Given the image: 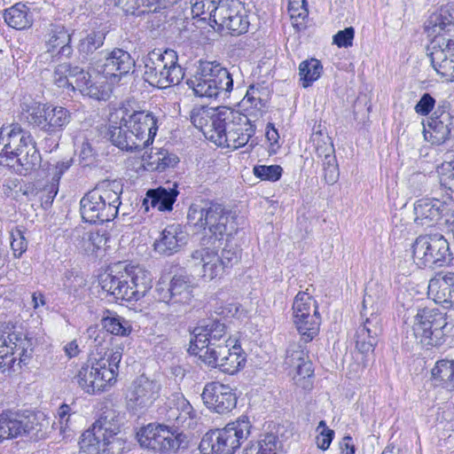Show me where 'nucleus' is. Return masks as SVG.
Masks as SVG:
<instances>
[{
	"label": "nucleus",
	"instance_id": "nucleus-1",
	"mask_svg": "<svg viewBox=\"0 0 454 454\" xmlns=\"http://www.w3.org/2000/svg\"><path fill=\"white\" fill-rule=\"evenodd\" d=\"M99 284L117 300L137 301L152 288L153 277L140 266L118 264L100 276Z\"/></svg>",
	"mask_w": 454,
	"mask_h": 454
},
{
	"label": "nucleus",
	"instance_id": "nucleus-2",
	"mask_svg": "<svg viewBox=\"0 0 454 454\" xmlns=\"http://www.w3.org/2000/svg\"><path fill=\"white\" fill-rule=\"evenodd\" d=\"M237 215L223 204L213 200H200L192 203L187 213L188 224L197 231H208L217 240L236 232Z\"/></svg>",
	"mask_w": 454,
	"mask_h": 454
},
{
	"label": "nucleus",
	"instance_id": "nucleus-3",
	"mask_svg": "<svg viewBox=\"0 0 454 454\" xmlns=\"http://www.w3.org/2000/svg\"><path fill=\"white\" fill-rule=\"evenodd\" d=\"M143 62L144 79L154 87L166 89L179 84L184 79V72L174 50L154 49L144 57Z\"/></svg>",
	"mask_w": 454,
	"mask_h": 454
},
{
	"label": "nucleus",
	"instance_id": "nucleus-4",
	"mask_svg": "<svg viewBox=\"0 0 454 454\" xmlns=\"http://www.w3.org/2000/svg\"><path fill=\"white\" fill-rule=\"evenodd\" d=\"M51 426L43 412L5 411L0 414V442L24 435L37 440L44 438Z\"/></svg>",
	"mask_w": 454,
	"mask_h": 454
},
{
	"label": "nucleus",
	"instance_id": "nucleus-5",
	"mask_svg": "<svg viewBox=\"0 0 454 454\" xmlns=\"http://www.w3.org/2000/svg\"><path fill=\"white\" fill-rule=\"evenodd\" d=\"M200 98H225L233 89V79L227 68L216 62H201L195 74L187 81Z\"/></svg>",
	"mask_w": 454,
	"mask_h": 454
},
{
	"label": "nucleus",
	"instance_id": "nucleus-6",
	"mask_svg": "<svg viewBox=\"0 0 454 454\" xmlns=\"http://www.w3.org/2000/svg\"><path fill=\"white\" fill-rule=\"evenodd\" d=\"M251 424L247 416L228 423L223 428L207 433L200 441L202 454H234L250 434Z\"/></svg>",
	"mask_w": 454,
	"mask_h": 454
},
{
	"label": "nucleus",
	"instance_id": "nucleus-7",
	"mask_svg": "<svg viewBox=\"0 0 454 454\" xmlns=\"http://www.w3.org/2000/svg\"><path fill=\"white\" fill-rule=\"evenodd\" d=\"M449 329L446 313L437 308L419 309L412 325L415 339L425 347L441 346Z\"/></svg>",
	"mask_w": 454,
	"mask_h": 454
},
{
	"label": "nucleus",
	"instance_id": "nucleus-8",
	"mask_svg": "<svg viewBox=\"0 0 454 454\" xmlns=\"http://www.w3.org/2000/svg\"><path fill=\"white\" fill-rule=\"evenodd\" d=\"M194 285L187 276L175 275L168 284L159 283L156 286V298L167 308L168 316H178L186 311L193 299Z\"/></svg>",
	"mask_w": 454,
	"mask_h": 454
},
{
	"label": "nucleus",
	"instance_id": "nucleus-9",
	"mask_svg": "<svg viewBox=\"0 0 454 454\" xmlns=\"http://www.w3.org/2000/svg\"><path fill=\"white\" fill-rule=\"evenodd\" d=\"M449 257V242L440 232L419 235L412 245L413 262L419 268L442 267Z\"/></svg>",
	"mask_w": 454,
	"mask_h": 454
},
{
	"label": "nucleus",
	"instance_id": "nucleus-10",
	"mask_svg": "<svg viewBox=\"0 0 454 454\" xmlns=\"http://www.w3.org/2000/svg\"><path fill=\"white\" fill-rule=\"evenodd\" d=\"M292 318L301 341H311L319 333L321 317L317 301L307 292H299L293 302Z\"/></svg>",
	"mask_w": 454,
	"mask_h": 454
},
{
	"label": "nucleus",
	"instance_id": "nucleus-11",
	"mask_svg": "<svg viewBox=\"0 0 454 454\" xmlns=\"http://www.w3.org/2000/svg\"><path fill=\"white\" fill-rule=\"evenodd\" d=\"M90 66L94 72L107 77L111 82H118L121 77L133 71L135 60L128 51L114 48L102 51L91 58Z\"/></svg>",
	"mask_w": 454,
	"mask_h": 454
},
{
	"label": "nucleus",
	"instance_id": "nucleus-12",
	"mask_svg": "<svg viewBox=\"0 0 454 454\" xmlns=\"http://www.w3.org/2000/svg\"><path fill=\"white\" fill-rule=\"evenodd\" d=\"M423 124L426 141L440 145L448 141L454 130V109L447 100H440L434 111Z\"/></svg>",
	"mask_w": 454,
	"mask_h": 454
},
{
	"label": "nucleus",
	"instance_id": "nucleus-13",
	"mask_svg": "<svg viewBox=\"0 0 454 454\" xmlns=\"http://www.w3.org/2000/svg\"><path fill=\"white\" fill-rule=\"evenodd\" d=\"M118 121H126L129 129L135 137L145 141V146L152 145L158 130L157 120L152 113L145 111H129L126 106L115 109L110 114L109 121L118 124Z\"/></svg>",
	"mask_w": 454,
	"mask_h": 454
},
{
	"label": "nucleus",
	"instance_id": "nucleus-14",
	"mask_svg": "<svg viewBox=\"0 0 454 454\" xmlns=\"http://www.w3.org/2000/svg\"><path fill=\"white\" fill-rule=\"evenodd\" d=\"M121 418L120 412L113 408L106 407L99 418L94 422L91 429L82 434L81 442L92 443L103 447L114 443L120 433Z\"/></svg>",
	"mask_w": 454,
	"mask_h": 454
},
{
	"label": "nucleus",
	"instance_id": "nucleus-15",
	"mask_svg": "<svg viewBox=\"0 0 454 454\" xmlns=\"http://www.w3.org/2000/svg\"><path fill=\"white\" fill-rule=\"evenodd\" d=\"M161 385L155 380L141 375L127 388L126 404L129 411L142 413L159 398Z\"/></svg>",
	"mask_w": 454,
	"mask_h": 454
},
{
	"label": "nucleus",
	"instance_id": "nucleus-16",
	"mask_svg": "<svg viewBox=\"0 0 454 454\" xmlns=\"http://www.w3.org/2000/svg\"><path fill=\"white\" fill-rule=\"evenodd\" d=\"M27 119L29 123L52 135L65 129L71 121L72 114L63 106L43 105L32 108Z\"/></svg>",
	"mask_w": 454,
	"mask_h": 454
},
{
	"label": "nucleus",
	"instance_id": "nucleus-17",
	"mask_svg": "<svg viewBox=\"0 0 454 454\" xmlns=\"http://www.w3.org/2000/svg\"><path fill=\"white\" fill-rule=\"evenodd\" d=\"M215 24L233 35H239L247 32L250 20L239 0H223L216 12Z\"/></svg>",
	"mask_w": 454,
	"mask_h": 454
},
{
	"label": "nucleus",
	"instance_id": "nucleus-18",
	"mask_svg": "<svg viewBox=\"0 0 454 454\" xmlns=\"http://www.w3.org/2000/svg\"><path fill=\"white\" fill-rule=\"evenodd\" d=\"M44 43V51L40 54L41 62H57L73 54L72 33L62 24H50Z\"/></svg>",
	"mask_w": 454,
	"mask_h": 454
},
{
	"label": "nucleus",
	"instance_id": "nucleus-19",
	"mask_svg": "<svg viewBox=\"0 0 454 454\" xmlns=\"http://www.w3.org/2000/svg\"><path fill=\"white\" fill-rule=\"evenodd\" d=\"M201 397L206 407L218 414H226L237 405L238 396L235 390L219 381L207 382Z\"/></svg>",
	"mask_w": 454,
	"mask_h": 454
},
{
	"label": "nucleus",
	"instance_id": "nucleus-20",
	"mask_svg": "<svg viewBox=\"0 0 454 454\" xmlns=\"http://www.w3.org/2000/svg\"><path fill=\"white\" fill-rule=\"evenodd\" d=\"M427 50L436 73L448 81L454 80V41L445 37L435 38Z\"/></svg>",
	"mask_w": 454,
	"mask_h": 454
},
{
	"label": "nucleus",
	"instance_id": "nucleus-21",
	"mask_svg": "<svg viewBox=\"0 0 454 454\" xmlns=\"http://www.w3.org/2000/svg\"><path fill=\"white\" fill-rule=\"evenodd\" d=\"M193 339L191 340L190 349L192 353L195 350H203L207 346L218 343H227L226 326L217 319H207L202 321L193 330Z\"/></svg>",
	"mask_w": 454,
	"mask_h": 454
},
{
	"label": "nucleus",
	"instance_id": "nucleus-22",
	"mask_svg": "<svg viewBox=\"0 0 454 454\" xmlns=\"http://www.w3.org/2000/svg\"><path fill=\"white\" fill-rule=\"evenodd\" d=\"M248 117L239 111H234L228 107H222L217 110V113L211 118V126L207 130L209 133V139L211 135L234 137L235 130L242 125L247 126Z\"/></svg>",
	"mask_w": 454,
	"mask_h": 454
},
{
	"label": "nucleus",
	"instance_id": "nucleus-23",
	"mask_svg": "<svg viewBox=\"0 0 454 454\" xmlns=\"http://www.w3.org/2000/svg\"><path fill=\"white\" fill-rule=\"evenodd\" d=\"M98 370L99 369L91 364L89 358L79 369L74 379L84 392L96 394L105 391L113 385V372H105L104 374V372L100 373Z\"/></svg>",
	"mask_w": 454,
	"mask_h": 454
},
{
	"label": "nucleus",
	"instance_id": "nucleus-24",
	"mask_svg": "<svg viewBox=\"0 0 454 454\" xmlns=\"http://www.w3.org/2000/svg\"><path fill=\"white\" fill-rule=\"evenodd\" d=\"M191 258L195 272L205 279L221 278L226 271L219 254L207 247L195 250Z\"/></svg>",
	"mask_w": 454,
	"mask_h": 454
},
{
	"label": "nucleus",
	"instance_id": "nucleus-25",
	"mask_svg": "<svg viewBox=\"0 0 454 454\" xmlns=\"http://www.w3.org/2000/svg\"><path fill=\"white\" fill-rule=\"evenodd\" d=\"M80 206L82 218L90 223L109 222L117 215V210L106 207V204L98 197V192L94 190L82 197Z\"/></svg>",
	"mask_w": 454,
	"mask_h": 454
},
{
	"label": "nucleus",
	"instance_id": "nucleus-26",
	"mask_svg": "<svg viewBox=\"0 0 454 454\" xmlns=\"http://www.w3.org/2000/svg\"><path fill=\"white\" fill-rule=\"evenodd\" d=\"M122 357V348L115 347L108 349L102 345H95L90 350L89 359L100 373L110 372L114 374L113 384L116 381L119 373V364Z\"/></svg>",
	"mask_w": 454,
	"mask_h": 454
},
{
	"label": "nucleus",
	"instance_id": "nucleus-27",
	"mask_svg": "<svg viewBox=\"0 0 454 454\" xmlns=\"http://www.w3.org/2000/svg\"><path fill=\"white\" fill-rule=\"evenodd\" d=\"M108 80L103 74H98L92 79L91 74L82 69L79 78L75 80V89L91 98L107 100L112 92Z\"/></svg>",
	"mask_w": 454,
	"mask_h": 454
},
{
	"label": "nucleus",
	"instance_id": "nucleus-28",
	"mask_svg": "<svg viewBox=\"0 0 454 454\" xmlns=\"http://www.w3.org/2000/svg\"><path fill=\"white\" fill-rule=\"evenodd\" d=\"M454 27V3L442 5L429 15L424 24L425 32L433 39L442 37L441 35Z\"/></svg>",
	"mask_w": 454,
	"mask_h": 454
},
{
	"label": "nucleus",
	"instance_id": "nucleus-29",
	"mask_svg": "<svg viewBox=\"0 0 454 454\" xmlns=\"http://www.w3.org/2000/svg\"><path fill=\"white\" fill-rule=\"evenodd\" d=\"M446 208V203L438 199H420L414 204V222L420 226H431L442 218Z\"/></svg>",
	"mask_w": 454,
	"mask_h": 454
},
{
	"label": "nucleus",
	"instance_id": "nucleus-30",
	"mask_svg": "<svg viewBox=\"0 0 454 454\" xmlns=\"http://www.w3.org/2000/svg\"><path fill=\"white\" fill-rule=\"evenodd\" d=\"M41 164V155L35 146V142L28 145L24 149L23 153H19L17 156H11V158H4L0 160V165L7 167L13 172L26 176L30 171L36 169Z\"/></svg>",
	"mask_w": 454,
	"mask_h": 454
},
{
	"label": "nucleus",
	"instance_id": "nucleus-31",
	"mask_svg": "<svg viewBox=\"0 0 454 454\" xmlns=\"http://www.w3.org/2000/svg\"><path fill=\"white\" fill-rule=\"evenodd\" d=\"M186 232L180 224L168 225L155 240L154 250L160 254L171 255L186 243Z\"/></svg>",
	"mask_w": 454,
	"mask_h": 454
},
{
	"label": "nucleus",
	"instance_id": "nucleus-32",
	"mask_svg": "<svg viewBox=\"0 0 454 454\" xmlns=\"http://www.w3.org/2000/svg\"><path fill=\"white\" fill-rule=\"evenodd\" d=\"M428 295L436 302L447 305L454 294V271H440L428 283Z\"/></svg>",
	"mask_w": 454,
	"mask_h": 454
},
{
	"label": "nucleus",
	"instance_id": "nucleus-33",
	"mask_svg": "<svg viewBox=\"0 0 454 454\" xmlns=\"http://www.w3.org/2000/svg\"><path fill=\"white\" fill-rule=\"evenodd\" d=\"M381 305V301H376L368 289H366L361 311V316L364 320L358 328H364L367 333L377 338L382 332L381 317L380 315Z\"/></svg>",
	"mask_w": 454,
	"mask_h": 454
},
{
	"label": "nucleus",
	"instance_id": "nucleus-34",
	"mask_svg": "<svg viewBox=\"0 0 454 454\" xmlns=\"http://www.w3.org/2000/svg\"><path fill=\"white\" fill-rule=\"evenodd\" d=\"M126 125V121H118V124L110 122L109 137L113 145L127 152L140 151L145 148V141L135 137Z\"/></svg>",
	"mask_w": 454,
	"mask_h": 454
},
{
	"label": "nucleus",
	"instance_id": "nucleus-35",
	"mask_svg": "<svg viewBox=\"0 0 454 454\" xmlns=\"http://www.w3.org/2000/svg\"><path fill=\"white\" fill-rule=\"evenodd\" d=\"M4 132V136L9 135V137H7L8 144L4 153H0V160L9 159L11 156L23 153L24 149L35 142L30 132L23 129L19 123H12V129Z\"/></svg>",
	"mask_w": 454,
	"mask_h": 454
},
{
	"label": "nucleus",
	"instance_id": "nucleus-36",
	"mask_svg": "<svg viewBox=\"0 0 454 454\" xmlns=\"http://www.w3.org/2000/svg\"><path fill=\"white\" fill-rule=\"evenodd\" d=\"M430 380L434 387L454 393V359L437 360L431 369Z\"/></svg>",
	"mask_w": 454,
	"mask_h": 454
},
{
	"label": "nucleus",
	"instance_id": "nucleus-37",
	"mask_svg": "<svg viewBox=\"0 0 454 454\" xmlns=\"http://www.w3.org/2000/svg\"><path fill=\"white\" fill-rule=\"evenodd\" d=\"M177 195L178 191L176 187L152 189L147 192L143 205L145 206L146 210L152 207L159 211H171Z\"/></svg>",
	"mask_w": 454,
	"mask_h": 454
},
{
	"label": "nucleus",
	"instance_id": "nucleus-38",
	"mask_svg": "<svg viewBox=\"0 0 454 454\" xmlns=\"http://www.w3.org/2000/svg\"><path fill=\"white\" fill-rule=\"evenodd\" d=\"M254 133L255 126L252 124L249 120L247 121V126L242 125L239 128V130H235L234 137H231V140H230V137L228 136L214 137V135H211V141L218 146L227 147L234 150L247 145Z\"/></svg>",
	"mask_w": 454,
	"mask_h": 454
},
{
	"label": "nucleus",
	"instance_id": "nucleus-39",
	"mask_svg": "<svg viewBox=\"0 0 454 454\" xmlns=\"http://www.w3.org/2000/svg\"><path fill=\"white\" fill-rule=\"evenodd\" d=\"M93 190L98 192V197L106 204V207L119 210L121 205L120 196L122 192V186L119 181L104 180Z\"/></svg>",
	"mask_w": 454,
	"mask_h": 454
},
{
	"label": "nucleus",
	"instance_id": "nucleus-40",
	"mask_svg": "<svg viewBox=\"0 0 454 454\" xmlns=\"http://www.w3.org/2000/svg\"><path fill=\"white\" fill-rule=\"evenodd\" d=\"M4 20L12 27L24 29L33 23V14L30 8L22 3H18L4 12Z\"/></svg>",
	"mask_w": 454,
	"mask_h": 454
},
{
	"label": "nucleus",
	"instance_id": "nucleus-41",
	"mask_svg": "<svg viewBox=\"0 0 454 454\" xmlns=\"http://www.w3.org/2000/svg\"><path fill=\"white\" fill-rule=\"evenodd\" d=\"M19 340L14 333L0 334V370L3 372L14 371L13 367L17 357L14 348H17L16 341Z\"/></svg>",
	"mask_w": 454,
	"mask_h": 454
},
{
	"label": "nucleus",
	"instance_id": "nucleus-42",
	"mask_svg": "<svg viewBox=\"0 0 454 454\" xmlns=\"http://www.w3.org/2000/svg\"><path fill=\"white\" fill-rule=\"evenodd\" d=\"M159 433L156 434L155 444L149 449L160 454L176 452L181 445L180 434H175L168 427L160 425Z\"/></svg>",
	"mask_w": 454,
	"mask_h": 454
},
{
	"label": "nucleus",
	"instance_id": "nucleus-43",
	"mask_svg": "<svg viewBox=\"0 0 454 454\" xmlns=\"http://www.w3.org/2000/svg\"><path fill=\"white\" fill-rule=\"evenodd\" d=\"M82 68L71 67L68 63L58 65L52 74V82L59 88L75 90V80L79 78Z\"/></svg>",
	"mask_w": 454,
	"mask_h": 454
},
{
	"label": "nucleus",
	"instance_id": "nucleus-44",
	"mask_svg": "<svg viewBox=\"0 0 454 454\" xmlns=\"http://www.w3.org/2000/svg\"><path fill=\"white\" fill-rule=\"evenodd\" d=\"M105 39V35L100 31H85L77 44V51L82 60H87L98 49L102 47Z\"/></svg>",
	"mask_w": 454,
	"mask_h": 454
},
{
	"label": "nucleus",
	"instance_id": "nucleus-45",
	"mask_svg": "<svg viewBox=\"0 0 454 454\" xmlns=\"http://www.w3.org/2000/svg\"><path fill=\"white\" fill-rule=\"evenodd\" d=\"M143 160L151 170L163 171L167 168L174 167L178 162V158L164 149H152L150 153L143 155Z\"/></svg>",
	"mask_w": 454,
	"mask_h": 454
},
{
	"label": "nucleus",
	"instance_id": "nucleus-46",
	"mask_svg": "<svg viewBox=\"0 0 454 454\" xmlns=\"http://www.w3.org/2000/svg\"><path fill=\"white\" fill-rule=\"evenodd\" d=\"M102 327L109 333L126 337L132 332L131 323L115 312L107 310L101 319Z\"/></svg>",
	"mask_w": 454,
	"mask_h": 454
},
{
	"label": "nucleus",
	"instance_id": "nucleus-47",
	"mask_svg": "<svg viewBox=\"0 0 454 454\" xmlns=\"http://www.w3.org/2000/svg\"><path fill=\"white\" fill-rule=\"evenodd\" d=\"M220 361L218 369L224 373L232 375L245 366L246 355L239 345L234 344Z\"/></svg>",
	"mask_w": 454,
	"mask_h": 454
},
{
	"label": "nucleus",
	"instance_id": "nucleus-48",
	"mask_svg": "<svg viewBox=\"0 0 454 454\" xmlns=\"http://www.w3.org/2000/svg\"><path fill=\"white\" fill-rule=\"evenodd\" d=\"M320 126H318V129H314V132L312 134L311 139L316 145V152L318 157H323V168L327 167H336L338 166L337 160L334 154V148L332 143H329V137H325L327 141L322 140L323 145L320 144V137H322V132L319 129Z\"/></svg>",
	"mask_w": 454,
	"mask_h": 454
},
{
	"label": "nucleus",
	"instance_id": "nucleus-49",
	"mask_svg": "<svg viewBox=\"0 0 454 454\" xmlns=\"http://www.w3.org/2000/svg\"><path fill=\"white\" fill-rule=\"evenodd\" d=\"M231 343H218L212 346H207L203 350H195L196 355L208 366L218 368L221 364L220 359L223 358L230 348Z\"/></svg>",
	"mask_w": 454,
	"mask_h": 454
},
{
	"label": "nucleus",
	"instance_id": "nucleus-50",
	"mask_svg": "<svg viewBox=\"0 0 454 454\" xmlns=\"http://www.w3.org/2000/svg\"><path fill=\"white\" fill-rule=\"evenodd\" d=\"M323 66L317 59H306L299 66V75L303 88H308L316 82L322 74Z\"/></svg>",
	"mask_w": 454,
	"mask_h": 454
},
{
	"label": "nucleus",
	"instance_id": "nucleus-51",
	"mask_svg": "<svg viewBox=\"0 0 454 454\" xmlns=\"http://www.w3.org/2000/svg\"><path fill=\"white\" fill-rule=\"evenodd\" d=\"M281 444L274 434H267L263 439L245 449L244 454H276Z\"/></svg>",
	"mask_w": 454,
	"mask_h": 454
},
{
	"label": "nucleus",
	"instance_id": "nucleus-52",
	"mask_svg": "<svg viewBox=\"0 0 454 454\" xmlns=\"http://www.w3.org/2000/svg\"><path fill=\"white\" fill-rule=\"evenodd\" d=\"M71 165H72V160H67L58 161L56 163V165H54V167L51 168V175L52 176L51 182L43 190L44 192H48L45 202L51 203L53 201V200L59 191V180H60L62 175L71 167Z\"/></svg>",
	"mask_w": 454,
	"mask_h": 454
},
{
	"label": "nucleus",
	"instance_id": "nucleus-53",
	"mask_svg": "<svg viewBox=\"0 0 454 454\" xmlns=\"http://www.w3.org/2000/svg\"><path fill=\"white\" fill-rule=\"evenodd\" d=\"M223 0H194L192 12L196 16H202V20H208L215 23L216 12Z\"/></svg>",
	"mask_w": 454,
	"mask_h": 454
},
{
	"label": "nucleus",
	"instance_id": "nucleus-54",
	"mask_svg": "<svg viewBox=\"0 0 454 454\" xmlns=\"http://www.w3.org/2000/svg\"><path fill=\"white\" fill-rule=\"evenodd\" d=\"M216 113L217 110L206 107L193 108L191 112V121L196 128L200 129L208 139L209 133L207 130L211 126V118Z\"/></svg>",
	"mask_w": 454,
	"mask_h": 454
},
{
	"label": "nucleus",
	"instance_id": "nucleus-55",
	"mask_svg": "<svg viewBox=\"0 0 454 454\" xmlns=\"http://www.w3.org/2000/svg\"><path fill=\"white\" fill-rule=\"evenodd\" d=\"M178 427L193 428L197 424V414L191 403L184 397H178Z\"/></svg>",
	"mask_w": 454,
	"mask_h": 454
},
{
	"label": "nucleus",
	"instance_id": "nucleus-56",
	"mask_svg": "<svg viewBox=\"0 0 454 454\" xmlns=\"http://www.w3.org/2000/svg\"><path fill=\"white\" fill-rule=\"evenodd\" d=\"M75 232L78 233V237L82 238L80 246L86 253H95L106 243V239L98 232L81 231H75Z\"/></svg>",
	"mask_w": 454,
	"mask_h": 454
},
{
	"label": "nucleus",
	"instance_id": "nucleus-57",
	"mask_svg": "<svg viewBox=\"0 0 454 454\" xmlns=\"http://www.w3.org/2000/svg\"><path fill=\"white\" fill-rule=\"evenodd\" d=\"M71 408L67 404H62L59 406L57 411V421H54L51 425L53 429L59 428V434L63 438L71 435Z\"/></svg>",
	"mask_w": 454,
	"mask_h": 454
},
{
	"label": "nucleus",
	"instance_id": "nucleus-58",
	"mask_svg": "<svg viewBox=\"0 0 454 454\" xmlns=\"http://www.w3.org/2000/svg\"><path fill=\"white\" fill-rule=\"evenodd\" d=\"M87 280L82 274L67 270L63 278V286L65 290L74 296L80 295L81 290L86 286Z\"/></svg>",
	"mask_w": 454,
	"mask_h": 454
},
{
	"label": "nucleus",
	"instance_id": "nucleus-59",
	"mask_svg": "<svg viewBox=\"0 0 454 454\" xmlns=\"http://www.w3.org/2000/svg\"><path fill=\"white\" fill-rule=\"evenodd\" d=\"M438 172L442 187L449 192L450 198H454V160L442 162Z\"/></svg>",
	"mask_w": 454,
	"mask_h": 454
},
{
	"label": "nucleus",
	"instance_id": "nucleus-60",
	"mask_svg": "<svg viewBox=\"0 0 454 454\" xmlns=\"http://www.w3.org/2000/svg\"><path fill=\"white\" fill-rule=\"evenodd\" d=\"M307 360H309V356L303 344L301 342H294L288 346L285 359L286 365L291 368L300 362Z\"/></svg>",
	"mask_w": 454,
	"mask_h": 454
},
{
	"label": "nucleus",
	"instance_id": "nucleus-61",
	"mask_svg": "<svg viewBox=\"0 0 454 454\" xmlns=\"http://www.w3.org/2000/svg\"><path fill=\"white\" fill-rule=\"evenodd\" d=\"M356 348L363 354L373 351L378 338L367 333L364 328H357L355 333Z\"/></svg>",
	"mask_w": 454,
	"mask_h": 454
},
{
	"label": "nucleus",
	"instance_id": "nucleus-62",
	"mask_svg": "<svg viewBox=\"0 0 454 454\" xmlns=\"http://www.w3.org/2000/svg\"><path fill=\"white\" fill-rule=\"evenodd\" d=\"M253 172L261 180L276 182L280 179L283 168L279 165H257L254 167Z\"/></svg>",
	"mask_w": 454,
	"mask_h": 454
},
{
	"label": "nucleus",
	"instance_id": "nucleus-63",
	"mask_svg": "<svg viewBox=\"0 0 454 454\" xmlns=\"http://www.w3.org/2000/svg\"><path fill=\"white\" fill-rule=\"evenodd\" d=\"M160 425L148 424L137 432V438L142 448L149 450L153 444H155V438L160 431Z\"/></svg>",
	"mask_w": 454,
	"mask_h": 454
},
{
	"label": "nucleus",
	"instance_id": "nucleus-64",
	"mask_svg": "<svg viewBox=\"0 0 454 454\" xmlns=\"http://www.w3.org/2000/svg\"><path fill=\"white\" fill-rule=\"evenodd\" d=\"M288 12L294 20V25L298 27L301 24L300 20L303 21L309 14L306 0H289Z\"/></svg>",
	"mask_w": 454,
	"mask_h": 454
}]
</instances>
